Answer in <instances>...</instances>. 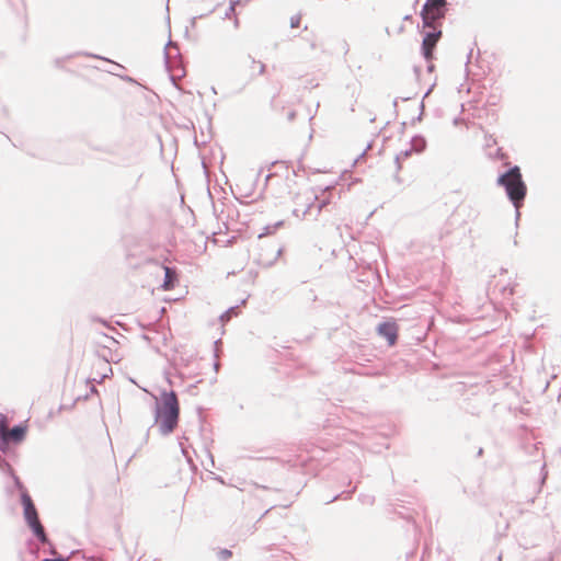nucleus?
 Masks as SVG:
<instances>
[{
    "label": "nucleus",
    "mask_w": 561,
    "mask_h": 561,
    "mask_svg": "<svg viewBox=\"0 0 561 561\" xmlns=\"http://www.w3.org/2000/svg\"><path fill=\"white\" fill-rule=\"evenodd\" d=\"M179 401L176 394L164 392L161 396V402L157 405L156 423L158 424L162 434H169L178 425L179 420Z\"/></svg>",
    "instance_id": "nucleus-1"
},
{
    "label": "nucleus",
    "mask_w": 561,
    "mask_h": 561,
    "mask_svg": "<svg viewBox=\"0 0 561 561\" xmlns=\"http://www.w3.org/2000/svg\"><path fill=\"white\" fill-rule=\"evenodd\" d=\"M497 183L503 186L507 193L508 198L513 202L516 207H519L520 203L526 196V184L522 179V173L518 167L512 168L506 173L502 174L497 179Z\"/></svg>",
    "instance_id": "nucleus-2"
},
{
    "label": "nucleus",
    "mask_w": 561,
    "mask_h": 561,
    "mask_svg": "<svg viewBox=\"0 0 561 561\" xmlns=\"http://www.w3.org/2000/svg\"><path fill=\"white\" fill-rule=\"evenodd\" d=\"M447 11V1L446 0H426L423 5L421 15L423 20L424 27H434L439 26L440 24H436L439 20L445 18Z\"/></svg>",
    "instance_id": "nucleus-3"
},
{
    "label": "nucleus",
    "mask_w": 561,
    "mask_h": 561,
    "mask_svg": "<svg viewBox=\"0 0 561 561\" xmlns=\"http://www.w3.org/2000/svg\"><path fill=\"white\" fill-rule=\"evenodd\" d=\"M22 505L24 508V517H25L27 525L33 530L34 535L42 542L45 543L47 541V537H46L44 527L39 522L35 505H34L31 496L27 493L22 494Z\"/></svg>",
    "instance_id": "nucleus-4"
},
{
    "label": "nucleus",
    "mask_w": 561,
    "mask_h": 561,
    "mask_svg": "<svg viewBox=\"0 0 561 561\" xmlns=\"http://www.w3.org/2000/svg\"><path fill=\"white\" fill-rule=\"evenodd\" d=\"M26 434V426H15L12 430L8 428L5 416L0 414V436L4 443L13 442L15 444L21 443Z\"/></svg>",
    "instance_id": "nucleus-5"
},
{
    "label": "nucleus",
    "mask_w": 561,
    "mask_h": 561,
    "mask_svg": "<svg viewBox=\"0 0 561 561\" xmlns=\"http://www.w3.org/2000/svg\"><path fill=\"white\" fill-rule=\"evenodd\" d=\"M432 31L428 32L422 43L423 55L427 60L433 58V50L442 36V30L439 26L431 27Z\"/></svg>",
    "instance_id": "nucleus-6"
},
{
    "label": "nucleus",
    "mask_w": 561,
    "mask_h": 561,
    "mask_svg": "<svg viewBox=\"0 0 561 561\" xmlns=\"http://www.w3.org/2000/svg\"><path fill=\"white\" fill-rule=\"evenodd\" d=\"M378 333L387 339L389 345H394L398 339L396 322H383L378 325Z\"/></svg>",
    "instance_id": "nucleus-7"
},
{
    "label": "nucleus",
    "mask_w": 561,
    "mask_h": 561,
    "mask_svg": "<svg viewBox=\"0 0 561 561\" xmlns=\"http://www.w3.org/2000/svg\"><path fill=\"white\" fill-rule=\"evenodd\" d=\"M165 271V279L163 284V288L165 290H169L173 288V278H174V272L170 267H164Z\"/></svg>",
    "instance_id": "nucleus-8"
},
{
    "label": "nucleus",
    "mask_w": 561,
    "mask_h": 561,
    "mask_svg": "<svg viewBox=\"0 0 561 561\" xmlns=\"http://www.w3.org/2000/svg\"><path fill=\"white\" fill-rule=\"evenodd\" d=\"M250 68L252 69V72L255 75H262L265 71V65L261 61L251 60Z\"/></svg>",
    "instance_id": "nucleus-9"
},
{
    "label": "nucleus",
    "mask_w": 561,
    "mask_h": 561,
    "mask_svg": "<svg viewBox=\"0 0 561 561\" xmlns=\"http://www.w3.org/2000/svg\"><path fill=\"white\" fill-rule=\"evenodd\" d=\"M289 24H290L291 28L300 27L301 14L300 13H296V14L291 15L290 19H289Z\"/></svg>",
    "instance_id": "nucleus-10"
},
{
    "label": "nucleus",
    "mask_w": 561,
    "mask_h": 561,
    "mask_svg": "<svg viewBox=\"0 0 561 561\" xmlns=\"http://www.w3.org/2000/svg\"><path fill=\"white\" fill-rule=\"evenodd\" d=\"M231 557H232V552L228 549H221L218 551V558L220 560L226 561V560L230 559Z\"/></svg>",
    "instance_id": "nucleus-11"
},
{
    "label": "nucleus",
    "mask_w": 561,
    "mask_h": 561,
    "mask_svg": "<svg viewBox=\"0 0 561 561\" xmlns=\"http://www.w3.org/2000/svg\"><path fill=\"white\" fill-rule=\"evenodd\" d=\"M414 146H419L416 151L420 152L424 148L425 144L423 139H416L414 140Z\"/></svg>",
    "instance_id": "nucleus-12"
},
{
    "label": "nucleus",
    "mask_w": 561,
    "mask_h": 561,
    "mask_svg": "<svg viewBox=\"0 0 561 561\" xmlns=\"http://www.w3.org/2000/svg\"><path fill=\"white\" fill-rule=\"evenodd\" d=\"M295 117H296V112H295V111H289V112H288V119H289V121H294V119H295Z\"/></svg>",
    "instance_id": "nucleus-13"
},
{
    "label": "nucleus",
    "mask_w": 561,
    "mask_h": 561,
    "mask_svg": "<svg viewBox=\"0 0 561 561\" xmlns=\"http://www.w3.org/2000/svg\"><path fill=\"white\" fill-rule=\"evenodd\" d=\"M42 561H66L65 559H44Z\"/></svg>",
    "instance_id": "nucleus-14"
},
{
    "label": "nucleus",
    "mask_w": 561,
    "mask_h": 561,
    "mask_svg": "<svg viewBox=\"0 0 561 561\" xmlns=\"http://www.w3.org/2000/svg\"><path fill=\"white\" fill-rule=\"evenodd\" d=\"M404 158H407L409 156V152L405 151L404 153H402Z\"/></svg>",
    "instance_id": "nucleus-15"
}]
</instances>
